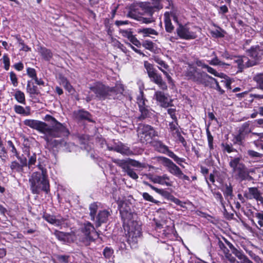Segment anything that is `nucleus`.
Listing matches in <instances>:
<instances>
[{"label":"nucleus","mask_w":263,"mask_h":263,"mask_svg":"<svg viewBox=\"0 0 263 263\" xmlns=\"http://www.w3.org/2000/svg\"><path fill=\"white\" fill-rule=\"evenodd\" d=\"M44 120L50 122L51 125L49 126L46 123L36 120L26 119L24 121V124L42 133L43 138L47 142H50L53 138L67 137L69 132L66 127L58 121L52 116L47 115Z\"/></svg>","instance_id":"nucleus-1"},{"label":"nucleus","mask_w":263,"mask_h":263,"mask_svg":"<svg viewBox=\"0 0 263 263\" xmlns=\"http://www.w3.org/2000/svg\"><path fill=\"white\" fill-rule=\"evenodd\" d=\"M89 89L96 95V97L99 99H119L124 91L122 85L116 84L115 87H109L100 82H96Z\"/></svg>","instance_id":"nucleus-2"},{"label":"nucleus","mask_w":263,"mask_h":263,"mask_svg":"<svg viewBox=\"0 0 263 263\" xmlns=\"http://www.w3.org/2000/svg\"><path fill=\"white\" fill-rule=\"evenodd\" d=\"M41 172H34L32 174L29 181L32 193L34 194H40L41 191L48 194L50 191L49 182L47 179L46 170L40 167Z\"/></svg>","instance_id":"nucleus-3"},{"label":"nucleus","mask_w":263,"mask_h":263,"mask_svg":"<svg viewBox=\"0 0 263 263\" xmlns=\"http://www.w3.org/2000/svg\"><path fill=\"white\" fill-rule=\"evenodd\" d=\"M120 213L124 223H127L129 225L127 236L128 241L129 243H133L136 244L138 241V238L141 235V228L137 222H132L131 224L128 223V221L132 219V215L131 212L127 210H124L122 208L120 210Z\"/></svg>","instance_id":"nucleus-4"},{"label":"nucleus","mask_w":263,"mask_h":263,"mask_svg":"<svg viewBox=\"0 0 263 263\" xmlns=\"http://www.w3.org/2000/svg\"><path fill=\"white\" fill-rule=\"evenodd\" d=\"M186 76L188 79L199 84L208 86L211 83V80L215 79L210 76L203 71H200L197 68H192L188 70L186 72Z\"/></svg>","instance_id":"nucleus-5"},{"label":"nucleus","mask_w":263,"mask_h":263,"mask_svg":"<svg viewBox=\"0 0 263 263\" xmlns=\"http://www.w3.org/2000/svg\"><path fill=\"white\" fill-rule=\"evenodd\" d=\"M144 65L151 81L157 84L160 89L166 90L167 86L166 83L163 80L161 75L156 72L153 66L147 61L144 62Z\"/></svg>","instance_id":"nucleus-6"},{"label":"nucleus","mask_w":263,"mask_h":263,"mask_svg":"<svg viewBox=\"0 0 263 263\" xmlns=\"http://www.w3.org/2000/svg\"><path fill=\"white\" fill-rule=\"evenodd\" d=\"M138 133L140 140L143 143L150 142L153 138L158 136L157 133L152 126L145 124L139 125Z\"/></svg>","instance_id":"nucleus-7"},{"label":"nucleus","mask_w":263,"mask_h":263,"mask_svg":"<svg viewBox=\"0 0 263 263\" xmlns=\"http://www.w3.org/2000/svg\"><path fill=\"white\" fill-rule=\"evenodd\" d=\"M229 165L232 168L233 172L237 176L241 177L243 176L246 172V167L241 162L239 158H235L231 159L229 162Z\"/></svg>","instance_id":"nucleus-8"},{"label":"nucleus","mask_w":263,"mask_h":263,"mask_svg":"<svg viewBox=\"0 0 263 263\" xmlns=\"http://www.w3.org/2000/svg\"><path fill=\"white\" fill-rule=\"evenodd\" d=\"M176 31L177 35L182 39L192 40L197 37L196 32L190 30L186 26L181 24L179 25V26L176 28Z\"/></svg>","instance_id":"nucleus-9"},{"label":"nucleus","mask_w":263,"mask_h":263,"mask_svg":"<svg viewBox=\"0 0 263 263\" xmlns=\"http://www.w3.org/2000/svg\"><path fill=\"white\" fill-rule=\"evenodd\" d=\"M249 122L244 123L239 128L238 134L235 137V143L239 145L242 144L246 136L251 132V129L250 127Z\"/></svg>","instance_id":"nucleus-10"},{"label":"nucleus","mask_w":263,"mask_h":263,"mask_svg":"<svg viewBox=\"0 0 263 263\" xmlns=\"http://www.w3.org/2000/svg\"><path fill=\"white\" fill-rule=\"evenodd\" d=\"M163 165L167 168V171L172 175L178 177L182 175V172L171 160L166 157L162 158Z\"/></svg>","instance_id":"nucleus-11"},{"label":"nucleus","mask_w":263,"mask_h":263,"mask_svg":"<svg viewBox=\"0 0 263 263\" xmlns=\"http://www.w3.org/2000/svg\"><path fill=\"white\" fill-rule=\"evenodd\" d=\"M110 215V212L108 210H103L100 211L95 218V220L93 221L96 227L98 228L102 223H106L108 220V217Z\"/></svg>","instance_id":"nucleus-12"},{"label":"nucleus","mask_w":263,"mask_h":263,"mask_svg":"<svg viewBox=\"0 0 263 263\" xmlns=\"http://www.w3.org/2000/svg\"><path fill=\"white\" fill-rule=\"evenodd\" d=\"M112 161L116 163L117 165H125L127 167H130L132 166L136 167H141L142 166V165L140 162L130 158H127L126 159H118L112 158Z\"/></svg>","instance_id":"nucleus-13"},{"label":"nucleus","mask_w":263,"mask_h":263,"mask_svg":"<svg viewBox=\"0 0 263 263\" xmlns=\"http://www.w3.org/2000/svg\"><path fill=\"white\" fill-rule=\"evenodd\" d=\"M249 56L250 57L251 62L255 61V65L260 60L261 57L262 55V52L258 45L252 47L248 51Z\"/></svg>","instance_id":"nucleus-14"},{"label":"nucleus","mask_w":263,"mask_h":263,"mask_svg":"<svg viewBox=\"0 0 263 263\" xmlns=\"http://www.w3.org/2000/svg\"><path fill=\"white\" fill-rule=\"evenodd\" d=\"M127 16L135 20H139L140 7L138 4H133L126 7Z\"/></svg>","instance_id":"nucleus-15"},{"label":"nucleus","mask_w":263,"mask_h":263,"mask_svg":"<svg viewBox=\"0 0 263 263\" xmlns=\"http://www.w3.org/2000/svg\"><path fill=\"white\" fill-rule=\"evenodd\" d=\"M154 97L157 101L159 102L160 106L166 108L171 105V102H169L168 97L161 91H156Z\"/></svg>","instance_id":"nucleus-16"},{"label":"nucleus","mask_w":263,"mask_h":263,"mask_svg":"<svg viewBox=\"0 0 263 263\" xmlns=\"http://www.w3.org/2000/svg\"><path fill=\"white\" fill-rule=\"evenodd\" d=\"M160 151L162 153L166 154L168 156L173 159L180 166H182L181 163L184 162V159L178 157L172 151L169 150L167 146L162 143H160Z\"/></svg>","instance_id":"nucleus-17"},{"label":"nucleus","mask_w":263,"mask_h":263,"mask_svg":"<svg viewBox=\"0 0 263 263\" xmlns=\"http://www.w3.org/2000/svg\"><path fill=\"white\" fill-rule=\"evenodd\" d=\"M82 232L84 234L87 240L89 241H93L94 240L91 236L92 233H96L95 229L92 224L90 222H87L84 224L82 228Z\"/></svg>","instance_id":"nucleus-18"},{"label":"nucleus","mask_w":263,"mask_h":263,"mask_svg":"<svg viewBox=\"0 0 263 263\" xmlns=\"http://www.w3.org/2000/svg\"><path fill=\"white\" fill-rule=\"evenodd\" d=\"M43 218L48 222L57 227H62L65 224L66 219L64 218H56L54 216L44 213Z\"/></svg>","instance_id":"nucleus-19"},{"label":"nucleus","mask_w":263,"mask_h":263,"mask_svg":"<svg viewBox=\"0 0 263 263\" xmlns=\"http://www.w3.org/2000/svg\"><path fill=\"white\" fill-rule=\"evenodd\" d=\"M235 62L237 63L238 68L241 70L245 68L249 67L255 65V62H251L247 57H242L238 58Z\"/></svg>","instance_id":"nucleus-20"},{"label":"nucleus","mask_w":263,"mask_h":263,"mask_svg":"<svg viewBox=\"0 0 263 263\" xmlns=\"http://www.w3.org/2000/svg\"><path fill=\"white\" fill-rule=\"evenodd\" d=\"M115 151L122 155H130L133 153L129 147L122 143H115Z\"/></svg>","instance_id":"nucleus-21"},{"label":"nucleus","mask_w":263,"mask_h":263,"mask_svg":"<svg viewBox=\"0 0 263 263\" xmlns=\"http://www.w3.org/2000/svg\"><path fill=\"white\" fill-rule=\"evenodd\" d=\"M235 256L240 260V261L237 260L235 258L232 257L230 258V261L231 263H253L246 255L244 254L242 251L239 252Z\"/></svg>","instance_id":"nucleus-22"},{"label":"nucleus","mask_w":263,"mask_h":263,"mask_svg":"<svg viewBox=\"0 0 263 263\" xmlns=\"http://www.w3.org/2000/svg\"><path fill=\"white\" fill-rule=\"evenodd\" d=\"M249 191V193L253 196V198L263 205V197L261 196L259 191L255 187H250Z\"/></svg>","instance_id":"nucleus-23"},{"label":"nucleus","mask_w":263,"mask_h":263,"mask_svg":"<svg viewBox=\"0 0 263 263\" xmlns=\"http://www.w3.org/2000/svg\"><path fill=\"white\" fill-rule=\"evenodd\" d=\"M121 167L123 172L126 173L127 175L133 179L136 180L138 178V175L130 167H127L125 165H118Z\"/></svg>","instance_id":"nucleus-24"},{"label":"nucleus","mask_w":263,"mask_h":263,"mask_svg":"<svg viewBox=\"0 0 263 263\" xmlns=\"http://www.w3.org/2000/svg\"><path fill=\"white\" fill-rule=\"evenodd\" d=\"M39 52L43 58L46 61H49L52 57V53L51 51L45 47H40L39 49Z\"/></svg>","instance_id":"nucleus-25"},{"label":"nucleus","mask_w":263,"mask_h":263,"mask_svg":"<svg viewBox=\"0 0 263 263\" xmlns=\"http://www.w3.org/2000/svg\"><path fill=\"white\" fill-rule=\"evenodd\" d=\"M139 111L141 114L138 118L140 120L149 118L153 115L152 111L148 109V106L139 109Z\"/></svg>","instance_id":"nucleus-26"},{"label":"nucleus","mask_w":263,"mask_h":263,"mask_svg":"<svg viewBox=\"0 0 263 263\" xmlns=\"http://www.w3.org/2000/svg\"><path fill=\"white\" fill-rule=\"evenodd\" d=\"M89 216L90 217V219L92 221L95 220V218L96 217V214L97 211L98 210V206L96 202H93L89 205Z\"/></svg>","instance_id":"nucleus-27"},{"label":"nucleus","mask_w":263,"mask_h":263,"mask_svg":"<svg viewBox=\"0 0 263 263\" xmlns=\"http://www.w3.org/2000/svg\"><path fill=\"white\" fill-rule=\"evenodd\" d=\"M138 32L142 33L144 36H149L150 34L157 35L158 34L155 30L151 28H140Z\"/></svg>","instance_id":"nucleus-28"},{"label":"nucleus","mask_w":263,"mask_h":263,"mask_svg":"<svg viewBox=\"0 0 263 263\" xmlns=\"http://www.w3.org/2000/svg\"><path fill=\"white\" fill-rule=\"evenodd\" d=\"M169 126L170 132L172 133L174 137L180 133L177 121L170 122L169 124Z\"/></svg>","instance_id":"nucleus-29"},{"label":"nucleus","mask_w":263,"mask_h":263,"mask_svg":"<svg viewBox=\"0 0 263 263\" xmlns=\"http://www.w3.org/2000/svg\"><path fill=\"white\" fill-rule=\"evenodd\" d=\"M146 101H147V100L144 98L143 92L142 91H140L139 95L138 96L137 98V103L139 109L147 106L145 104Z\"/></svg>","instance_id":"nucleus-30"},{"label":"nucleus","mask_w":263,"mask_h":263,"mask_svg":"<svg viewBox=\"0 0 263 263\" xmlns=\"http://www.w3.org/2000/svg\"><path fill=\"white\" fill-rule=\"evenodd\" d=\"M165 174L162 176H151L149 179L155 183H158L161 185H165L166 184L164 179Z\"/></svg>","instance_id":"nucleus-31"},{"label":"nucleus","mask_w":263,"mask_h":263,"mask_svg":"<svg viewBox=\"0 0 263 263\" xmlns=\"http://www.w3.org/2000/svg\"><path fill=\"white\" fill-rule=\"evenodd\" d=\"M253 80L256 83L257 87L263 90V73L256 74Z\"/></svg>","instance_id":"nucleus-32"},{"label":"nucleus","mask_w":263,"mask_h":263,"mask_svg":"<svg viewBox=\"0 0 263 263\" xmlns=\"http://www.w3.org/2000/svg\"><path fill=\"white\" fill-rule=\"evenodd\" d=\"M27 91L30 95H37L39 93L37 87L31 83L30 81H28L27 85Z\"/></svg>","instance_id":"nucleus-33"},{"label":"nucleus","mask_w":263,"mask_h":263,"mask_svg":"<svg viewBox=\"0 0 263 263\" xmlns=\"http://www.w3.org/2000/svg\"><path fill=\"white\" fill-rule=\"evenodd\" d=\"M60 82L61 85H62L68 92H71L73 90L72 87L69 82L68 81L67 79L63 77H61L60 78Z\"/></svg>","instance_id":"nucleus-34"},{"label":"nucleus","mask_w":263,"mask_h":263,"mask_svg":"<svg viewBox=\"0 0 263 263\" xmlns=\"http://www.w3.org/2000/svg\"><path fill=\"white\" fill-rule=\"evenodd\" d=\"M154 61L159 65L158 67L162 72V70H165L168 68V66L159 58L155 57Z\"/></svg>","instance_id":"nucleus-35"},{"label":"nucleus","mask_w":263,"mask_h":263,"mask_svg":"<svg viewBox=\"0 0 263 263\" xmlns=\"http://www.w3.org/2000/svg\"><path fill=\"white\" fill-rule=\"evenodd\" d=\"M10 167L12 172L20 173L22 172L23 170L22 165H21L20 164L16 161H12L10 164Z\"/></svg>","instance_id":"nucleus-36"},{"label":"nucleus","mask_w":263,"mask_h":263,"mask_svg":"<svg viewBox=\"0 0 263 263\" xmlns=\"http://www.w3.org/2000/svg\"><path fill=\"white\" fill-rule=\"evenodd\" d=\"M14 97L19 103L22 104L25 103V95L22 91L20 90H16L14 95Z\"/></svg>","instance_id":"nucleus-37"},{"label":"nucleus","mask_w":263,"mask_h":263,"mask_svg":"<svg viewBox=\"0 0 263 263\" xmlns=\"http://www.w3.org/2000/svg\"><path fill=\"white\" fill-rule=\"evenodd\" d=\"M165 30L168 32H172L174 30V27L171 22V20L168 17L165 16Z\"/></svg>","instance_id":"nucleus-38"},{"label":"nucleus","mask_w":263,"mask_h":263,"mask_svg":"<svg viewBox=\"0 0 263 263\" xmlns=\"http://www.w3.org/2000/svg\"><path fill=\"white\" fill-rule=\"evenodd\" d=\"M142 45L145 49L150 51H153L154 49V43L151 41L146 40L142 42Z\"/></svg>","instance_id":"nucleus-39"},{"label":"nucleus","mask_w":263,"mask_h":263,"mask_svg":"<svg viewBox=\"0 0 263 263\" xmlns=\"http://www.w3.org/2000/svg\"><path fill=\"white\" fill-rule=\"evenodd\" d=\"M209 63L210 65H213V66H217V65H227L224 62H222L217 57V55H215V57L211 60L209 61Z\"/></svg>","instance_id":"nucleus-40"},{"label":"nucleus","mask_w":263,"mask_h":263,"mask_svg":"<svg viewBox=\"0 0 263 263\" xmlns=\"http://www.w3.org/2000/svg\"><path fill=\"white\" fill-rule=\"evenodd\" d=\"M224 240L227 245L231 250L232 253L235 256L242 251L240 249H237L235 248L230 242H229L227 240L225 239Z\"/></svg>","instance_id":"nucleus-41"},{"label":"nucleus","mask_w":263,"mask_h":263,"mask_svg":"<svg viewBox=\"0 0 263 263\" xmlns=\"http://www.w3.org/2000/svg\"><path fill=\"white\" fill-rule=\"evenodd\" d=\"M14 110L15 111L19 114H22L25 115H29L30 114L29 112H26L25 110V109L23 107L20 105H15L14 106Z\"/></svg>","instance_id":"nucleus-42"},{"label":"nucleus","mask_w":263,"mask_h":263,"mask_svg":"<svg viewBox=\"0 0 263 263\" xmlns=\"http://www.w3.org/2000/svg\"><path fill=\"white\" fill-rule=\"evenodd\" d=\"M143 183L147 185V186H148L149 187H150L152 190H153L154 191H155L156 193L160 194V195H164V193L165 192V191L163 190V189H158L156 187H155L154 186L152 185V184H149V183H148L146 181H144L143 182Z\"/></svg>","instance_id":"nucleus-43"},{"label":"nucleus","mask_w":263,"mask_h":263,"mask_svg":"<svg viewBox=\"0 0 263 263\" xmlns=\"http://www.w3.org/2000/svg\"><path fill=\"white\" fill-rule=\"evenodd\" d=\"M248 155L251 158H261L263 156V155L258 153L257 152H255L253 150H248L247 152Z\"/></svg>","instance_id":"nucleus-44"},{"label":"nucleus","mask_w":263,"mask_h":263,"mask_svg":"<svg viewBox=\"0 0 263 263\" xmlns=\"http://www.w3.org/2000/svg\"><path fill=\"white\" fill-rule=\"evenodd\" d=\"M17 41L19 44V46L21 47V50L24 51H28L30 50V48H29L27 45H26L22 39L17 38Z\"/></svg>","instance_id":"nucleus-45"},{"label":"nucleus","mask_w":263,"mask_h":263,"mask_svg":"<svg viewBox=\"0 0 263 263\" xmlns=\"http://www.w3.org/2000/svg\"><path fill=\"white\" fill-rule=\"evenodd\" d=\"M142 197L145 200L150 201L155 203H157L159 202V201L155 200L153 198V197L147 193H143L142 194Z\"/></svg>","instance_id":"nucleus-46"},{"label":"nucleus","mask_w":263,"mask_h":263,"mask_svg":"<svg viewBox=\"0 0 263 263\" xmlns=\"http://www.w3.org/2000/svg\"><path fill=\"white\" fill-rule=\"evenodd\" d=\"M206 69H207L208 72L214 75L216 77L222 78V76L223 75V74L222 73H219L217 72L215 69L209 66V65Z\"/></svg>","instance_id":"nucleus-47"},{"label":"nucleus","mask_w":263,"mask_h":263,"mask_svg":"<svg viewBox=\"0 0 263 263\" xmlns=\"http://www.w3.org/2000/svg\"><path fill=\"white\" fill-rule=\"evenodd\" d=\"M120 32L123 36L127 38L129 41L133 36L132 32L129 30H121Z\"/></svg>","instance_id":"nucleus-48"},{"label":"nucleus","mask_w":263,"mask_h":263,"mask_svg":"<svg viewBox=\"0 0 263 263\" xmlns=\"http://www.w3.org/2000/svg\"><path fill=\"white\" fill-rule=\"evenodd\" d=\"M224 195L226 197H231L233 195V189L231 185H226V189L224 191Z\"/></svg>","instance_id":"nucleus-49"},{"label":"nucleus","mask_w":263,"mask_h":263,"mask_svg":"<svg viewBox=\"0 0 263 263\" xmlns=\"http://www.w3.org/2000/svg\"><path fill=\"white\" fill-rule=\"evenodd\" d=\"M151 16L149 17H143L141 16H139V19L138 21H141L142 23L145 24H149L154 22V20L153 17L152 16V14L151 13Z\"/></svg>","instance_id":"nucleus-50"},{"label":"nucleus","mask_w":263,"mask_h":263,"mask_svg":"<svg viewBox=\"0 0 263 263\" xmlns=\"http://www.w3.org/2000/svg\"><path fill=\"white\" fill-rule=\"evenodd\" d=\"M113 252L112 249L106 247L103 251V254L106 258H109L112 255Z\"/></svg>","instance_id":"nucleus-51"},{"label":"nucleus","mask_w":263,"mask_h":263,"mask_svg":"<svg viewBox=\"0 0 263 263\" xmlns=\"http://www.w3.org/2000/svg\"><path fill=\"white\" fill-rule=\"evenodd\" d=\"M10 80L12 82L13 85L14 87H16L18 84L16 74H15V73L14 72L11 71L10 73Z\"/></svg>","instance_id":"nucleus-52"},{"label":"nucleus","mask_w":263,"mask_h":263,"mask_svg":"<svg viewBox=\"0 0 263 263\" xmlns=\"http://www.w3.org/2000/svg\"><path fill=\"white\" fill-rule=\"evenodd\" d=\"M7 144H8V147L9 148H11L10 151L13 154H14V155H15V156H16L18 157V156H17L18 154H17V151L16 149L14 144H13L12 142L10 140H9L7 141Z\"/></svg>","instance_id":"nucleus-53"},{"label":"nucleus","mask_w":263,"mask_h":263,"mask_svg":"<svg viewBox=\"0 0 263 263\" xmlns=\"http://www.w3.org/2000/svg\"><path fill=\"white\" fill-rule=\"evenodd\" d=\"M36 161V155L33 153L31 156H29L28 166L30 167L32 165H34Z\"/></svg>","instance_id":"nucleus-54"},{"label":"nucleus","mask_w":263,"mask_h":263,"mask_svg":"<svg viewBox=\"0 0 263 263\" xmlns=\"http://www.w3.org/2000/svg\"><path fill=\"white\" fill-rule=\"evenodd\" d=\"M167 113L170 115L171 118L174 121H177V118L176 116V109L175 108H168L167 109Z\"/></svg>","instance_id":"nucleus-55"},{"label":"nucleus","mask_w":263,"mask_h":263,"mask_svg":"<svg viewBox=\"0 0 263 263\" xmlns=\"http://www.w3.org/2000/svg\"><path fill=\"white\" fill-rule=\"evenodd\" d=\"M218 246L220 249L226 254V257H228V255H230V254H229V250L226 248V247L225 246L223 242L219 241L218 242Z\"/></svg>","instance_id":"nucleus-56"},{"label":"nucleus","mask_w":263,"mask_h":263,"mask_svg":"<svg viewBox=\"0 0 263 263\" xmlns=\"http://www.w3.org/2000/svg\"><path fill=\"white\" fill-rule=\"evenodd\" d=\"M27 74L31 78L34 79L36 78V74L35 70L32 68H28L27 69Z\"/></svg>","instance_id":"nucleus-57"},{"label":"nucleus","mask_w":263,"mask_h":263,"mask_svg":"<svg viewBox=\"0 0 263 263\" xmlns=\"http://www.w3.org/2000/svg\"><path fill=\"white\" fill-rule=\"evenodd\" d=\"M3 62L5 65V69L6 70H8L9 68V66H10L9 58H8V57L7 55L5 54L3 55Z\"/></svg>","instance_id":"nucleus-58"},{"label":"nucleus","mask_w":263,"mask_h":263,"mask_svg":"<svg viewBox=\"0 0 263 263\" xmlns=\"http://www.w3.org/2000/svg\"><path fill=\"white\" fill-rule=\"evenodd\" d=\"M170 200L172 201H173V202H174L175 203H176V204L180 206L181 207H184V203H183V202L180 201L179 199L174 197V196H172L170 198Z\"/></svg>","instance_id":"nucleus-59"},{"label":"nucleus","mask_w":263,"mask_h":263,"mask_svg":"<svg viewBox=\"0 0 263 263\" xmlns=\"http://www.w3.org/2000/svg\"><path fill=\"white\" fill-rule=\"evenodd\" d=\"M222 146L223 147L224 150H225L229 153H231L234 151V149L233 148L232 145L222 143Z\"/></svg>","instance_id":"nucleus-60"},{"label":"nucleus","mask_w":263,"mask_h":263,"mask_svg":"<svg viewBox=\"0 0 263 263\" xmlns=\"http://www.w3.org/2000/svg\"><path fill=\"white\" fill-rule=\"evenodd\" d=\"M129 41L138 47H140L142 45L140 41L138 40V39L134 35L133 36Z\"/></svg>","instance_id":"nucleus-61"},{"label":"nucleus","mask_w":263,"mask_h":263,"mask_svg":"<svg viewBox=\"0 0 263 263\" xmlns=\"http://www.w3.org/2000/svg\"><path fill=\"white\" fill-rule=\"evenodd\" d=\"M58 258L60 263H68V256L60 255L58 256Z\"/></svg>","instance_id":"nucleus-62"},{"label":"nucleus","mask_w":263,"mask_h":263,"mask_svg":"<svg viewBox=\"0 0 263 263\" xmlns=\"http://www.w3.org/2000/svg\"><path fill=\"white\" fill-rule=\"evenodd\" d=\"M175 138H177V139L183 145V146H185L186 145V142L184 139V138L181 135L180 133L175 136Z\"/></svg>","instance_id":"nucleus-63"},{"label":"nucleus","mask_w":263,"mask_h":263,"mask_svg":"<svg viewBox=\"0 0 263 263\" xmlns=\"http://www.w3.org/2000/svg\"><path fill=\"white\" fill-rule=\"evenodd\" d=\"M164 179L166 183L165 185L167 186H172L173 185V181L171 180L170 177L167 174H165Z\"/></svg>","instance_id":"nucleus-64"}]
</instances>
